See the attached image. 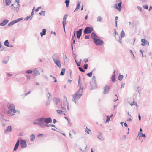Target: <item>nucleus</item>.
<instances>
[{"instance_id": "obj_40", "label": "nucleus", "mask_w": 152, "mask_h": 152, "mask_svg": "<svg viewBox=\"0 0 152 152\" xmlns=\"http://www.w3.org/2000/svg\"><path fill=\"white\" fill-rule=\"evenodd\" d=\"M25 72L28 74H31L33 72V71L31 70H26Z\"/></svg>"}, {"instance_id": "obj_15", "label": "nucleus", "mask_w": 152, "mask_h": 152, "mask_svg": "<svg viewBox=\"0 0 152 152\" xmlns=\"http://www.w3.org/2000/svg\"><path fill=\"white\" fill-rule=\"evenodd\" d=\"M54 62L58 67L59 68L61 67V62L59 59L54 61Z\"/></svg>"}, {"instance_id": "obj_41", "label": "nucleus", "mask_w": 152, "mask_h": 152, "mask_svg": "<svg viewBox=\"0 0 152 152\" xmlns=\"http://www.w3.org/2000/svg\"><path fill=\"white\" fill-rule=\"evenodd\" d=\"M83 67L85 69H87L88 68V64H84Z\"/></svg>"}, {"instance_id": "obj_24", "label": "nucleus", "mask_w": 152, "mask_h": 152, "mask_svg": "<svg viewBox=\"0 0 152 152\" xmlns=\"http://www.w3.org/2000/svg\"><path fill=\"white\" fill-rule=\"evenodd\" d=\"M46 30L45 28H43L42 29V31L40 33V35L41 37H43L44 35H45L46 34Z\"/></svg>"}, {"instance_id": "obj_25", "label": "nucleus", "mask_w": 152, "mask_h": 152, "mask_svg": "<svg viewBox=\"0 0 152 152\" xmlns=\"http://www.w3.org/2000/svg\"><path fill=\"white\" fill-rule=\"evenodd\" d=\"M83 88H84L83 87H80L78 91L76 93L78 94H81L82 95L83 94Z\"/></svg>"}, {"instance_id": "obj_3", "label": "nucleus", "mask_w": 152, "mask_h": 152, "mask_svg": "<svg viewBox=\"0 0 152 152\" xmlns=\"http://www.w3.org/2000/svg\"><path fill=\"white\" fill-rule=\"evenodd\" d=\"M93 28L92 27H86L83 31L84 34H88L91 33L93 31Z\"/></svg>"}, {"instance_id": "obj_57", "label": "nucleus", "mask_w": 152, "mask_h": 152, "mask_svg": "<svg viewBox=\"0 0 152 152\" xmlns=\"http://www.w3.org/2000/svg\"><path fill=\"white\" fill-rule=\"evenodd\" d=\"M11 110H12V112H13L14 113H15L16 112V110L15 109V107H14L13 108H12Z\"/></svg>"}, {"instance_id": "obj_31", "label": "nucleus", "mask_w": 152, "mask_h": 152, "mask_svg": "<svg viewBox=\"0 0 152 152\" xmlns=\"http://www.w3.org/2000/svg\"><path fill=\"white\" fill-rule=\"evenodd\" d=\"M138 135H139L140 137H143L145 138L146 137L145 134H143L142 133H139L138 134Z\"/></svg>"}, {"instance_id": "obj_43", "label": "nucleus", "mask_w": 152, "mask_h": 152, "mask_svg": "<svg viewBox=\"0 0 152 152\" xmlns=\"http://www.w3.org/2000/svg\"><path fill=\"white\" fill-rule=\"evenodd\" d=\"M13 9L14 11H15L17 12L19 11V8L18 7H14Z\"/></svg>"}, {"instance_id": "obj_45", "label": "nucleus", "mask_w": 152, "mask_h": 152, "mask_svg": "<svg viewBox=\"0 0 152 152\" xmlns=\"http://www.w3.org/2000/svg\"><path fill=\"white\" fill-rule=\"evenodd\" d=\"M92 74L93 73L92 72H90L88 73L86 75L88 77H91L92 76Z\"/></svg>"}, {"instance_id": "obj_32", "label": "nucleus", "mask_w": 152, "mask_h": 152, "mask_svg": "<svg viewBox=\"0 0 152 152\" xmlns=\"http://www.w3.org/2000/svg\"><path fill=\"white\" fill-rule=\"evenodd\" d=\"M30 140L31 141H33L35 139V135L33 134H32L30 136Z\"/></svg>"}, {"instance_id": "obj_16", "label": "nucleus", "mask_w": 152, "mask_h": 152, "mask_svg": "<svg viewBox=\"0 0 152 152\" xmlns=\"http://www.w3.org/2000/svg\"><path fill=\"white\" fill-rule=\"evenodd\" d=\"M141 41L142 42L141 45L143 46L149 44V42L147 41L145 39H142Z\"/></svg>"}, {"instance_id": "obj_47", "label": "nucleus", "mask_w": 152, "mask_h": 152, "mask_svg": "<svg viewBox=\"0 0 152 152\" xmlns=\"http://www.w3.org/2000/svg\"><path fill=\"white\" fill-rule=\"evenodd\" d=\"M31 18V16H30V15L27 16L25 18H24V20L26 21H27L29 19H30Z\"/></svg>"}, {"instance_id": "obj_49", "label": "nucleus", "mask_w": 152, "mask_h": 152, "mask_svg": "<svg viewBox=\"0 0 152 152\" xmlns=\"http://www.w3.org/2000/svg\"><path fill=\"white\" fill-rule=\"evenodd\" d=\"M0 48H1L0 51H3L4 50V48L3 47H2V45L1 44V42L0 41Z\"/></svg>"}, {"instance_id": "obj_42", "label": "nucleus", "mask_w": 152, "mask_h": 152, "mask_svg": "<svg viewBox=\"0 0 152 152\" xmlns=\"http://www.w3.org/2000/svg\"><path fill=\"white\" fill-rule=\"evenodd\" d=\"M45 11H42L41 12L39 13V14L40 15H42L43 16H44L45 15Z\"/></svg>"}, {"instance_id": "obj_26", "label": "nucleus", "mask_w": 152, "mask_h": 152, "mask_svg": "<svg viewBox=\"0 0 152 152\" xmlns=\"http://www.w3.org/2000/svg\"><path fill=\"white\" fill-rule=\"evenodd\" d=\"M40 73L39 71L37 70V69H35L34 72L33 73V75L34 76H36L37 75H39Z\"/></svg>"}, {"instance_id": "obj_28", "label": "nucleus", "mask_w": 152, "mask_h": 152, "mask_svg": "<svg viewBox=\"0 0 152 152\" xmlns=\"http://www.w3.org/2000/svg\"><path fill=\"white\" fill-rule=\"evenodd\" d=\"M4 45L6 47L9 48L10 43L8 40H5L4 43Z\"/></svg>"}, {"instance_id": "obj_58", "label": "nucleus", "mask_w": 152, "mask_h": 152, "mask_svg": "<svg viewBox=\"0 0 152 152\" xmlns=\"http://www.w3.org/2000/svg\"><path fill=\"white\" fill-rule=\"evenodd\" d=\"M50 104V101H49V100H48L46 102V106H47L48 105H49Z\"/></svg>"}, {"instance_id": "obj_46", "label": "nucleus", "mask_w": 152, "mask_h": 152, "mask_svg": "<svg viewBox=\"0 0 152 152\" xmlns=\"http://www.w3.org/2000/svg\"><path fill=\"white\" fill-rule=\"evenodd\" d=\"M118 16H116L115 17V26L116 27H117V20L118 19Z\"/></svg>"}, {"instance_id": "obj_33", "label": "nucleus", "mask_w": 152, "mask_h": 152, "mask_svg": "<svg viewBox=\"0 0 152 152\" xmlns=\"http://www.w3.org/2000/svg\"><path fill=\"white\" fill-rule=\"evenodd\" d=\"M111 79L112 81L113 82H115L116 81V76L115 75H113L111 77Z\"/></svg>"}, {"instance_id": "obj_30", "label": "nucleus", "mask_w": 152, "mask_h": 152, "mask_svg": "<svg viewBox=\"0 0 152 152\" xmlns=\"http://www.w3.org/2000/svg\"><path fill=\"white\" fill-rule=\"evenodd\" d=\"M65 68H63L62 69L61 72L60 73V75L61 76H63L65 74Z\"/></svg>"}, {"instance_id": "obj_36", "label": "nucleus", "mask_w": 152, "mask_h": 152, "mask_svg": "<svg viewBox=\"0 0 152 152\" xmlns=\"http://www.w3.org/2000/svg\"><path fill=\"white\" fill-rule=\"evenodd\" d=\"M123 77V75H121L120 74L118 76V80L119 81H121Z\"/></svg>"}, {"instance_id": "obj_2", "label": "nucleus", "mask_w": 152, "mask_h": 152, "mask_svg": "<svg viewBox=\"0 0 152 152\" xmlns=\"http://www.w3.org/2000/svg\"><path fill=\"white\" fill-rule=\"evenodd\" d=\"M99 38H94V42L95 45L99 46H102L104 44V41L100 39Z\"/></svg>"}, {"instance_id": "obj_54", "label": "nucleus", "mask_w": 152, "mask_h": 152, "mask_svg": "<svg viewBox=\"0 0 152 152\" xmlns=\"http://www.w3.org/2000/svg\"><path fill=\"white\" fill-rule=\"evenodd\" d=\"M101 20H102V18H101V17L99 16L97 17V21L100 22Z\"/></svg>"}, {"instance_id": "obj_44", "label": "nucleus", "mask_w": 152, "mask_h": 152, "mask_svg": "<svg viewBox=\"0 0 152 152\" xmlns=\"http://www.w3.org/2000/svg\"><path fill=\"white\" fill-rule=\"evenodd\" d=\"M78 69H79V70L82 72H85V70H84L83 69V68L81 67H78Z\"/></svg>"}, {"instance_id": "obj_39", "label": "nucleus", "mask_w": 152, "mask_h": 152, "mask_svg": "<svg viewBox=\"0 0 152 152\" xmlns=\"http://www.w3.org/2000/svg\"><path fill=\"white\" fill-rule=\"evenodd\" d=\"M73 40V42H71V48H72V51L73 50V45L74 44H75V39H73L72 40Z\"/></svg>"}, {"instance_id": "obj_52", "label": "nucleus", "mask_w": 152, "mask_h": 152, "mask_svg": "<svg viewBox=\"0 0 152 152\" xmlns=\"http://www.w3.org/2000/svg\"><path fill=\"white\" fill-rule=\"evenodd\" d=\"M34 8H35L34 7L33 8V9L32 10V12L31 13V15H30V16H31V18L30 19V20H31L32 19V18L33 17V13H34Z\"/></svg>"}, {"instance_id": "obj_50", "label": "nucleus", "mask_w": 152, "mask_h": 152, "mask_svg": "<svg viewBox=\"0 0 152 152\" xmlns=\"http://www.w3.org/2000/svg\"><path fill=\"white\" fill-rule=\"evenodd\" d=\"M90 131H91L89 129H88L87 127L86 129L85 130V131L88 134H89V132Z\"/></svg>"}, {"instance_id": "obj_64", "label": "nucleus", "mask_w": 152, "mask_h": 152, "mask_svg": "<svg viewBox=\"0 0 152 152\" xmlns=\"http://www.w3.org/2000/svg\"><path fill=\"white\" fill-rule=\"evenodd\" d=\"M26 77L27 78V80H30L31 78V77L30 75H26Z\"/></svg>"}, {"instance_id": "obj_34", "label": "nucleus", "mask_w": 152, "mask_h": 152, "mask_svg": "<svg viewBox=\"0 0 152 152\" xmlns=\"http://www.w3.org/2000/svg\"><path fill=\"white\" fill-rule=\"evenodd\" d=\"M70 1L69 0H66L65 3L66 4V7H69Z\"/></svg>"}, {"instance_id": "obj_35", "label": "nucleus", "mask_w": 152, "mask_h": 152, "mask_svg": "<svg viewBox=\"0 0 152 152\" xmlns=\"http://www.w3.org/2000/svg\"><path fill=\"white\" fill-rule=\"evenodd\" d=\"M11 0H5L6 5L7 6H9L10 3L11 2Z\"/></svg>"}, {"instance_id": "obj_1", "label": "nucleus", "mask_w": 152, "mask_h": 152, "mask_svg": "<svg viewBox=\"0 0 152 152\" xmlns=\"http://www.w3.org/2000/svg\"><path fill=\"white\" fill-rule=\"evenodd\" d=\"M96 80L95 76H93L90 83L91 90H93L96 88Z\"/></svg>"}, {"instance_id": "obj_61", "label": "nucleus", "mask_w": 152, "mask_h": 152, "mask_svg": "<svg viewBox=\"0 0 152 152\" xmlns=\"http://www.w3.org/2000/svg\"><path fill=\"white\" fill-rule=\"evenodd\" d=\"M89 36L88 35H86L85 37V38L86 39H88L89 38Z\"/></svg>"}, {"instance_id": "obj_21", "label": "nucleus", "mask_w": 152, "mask_h": 152, "mask_svg": "<svg viewBox=\"0 0 152 152\" xmlns=\"http://www.w3.org/2000/svg\"><path fill=\"white\" fill-rule=\"evenodd\" d=\"M91 37L92 39L94 40V38H99L98 37L95 32H93L91 34Z\"/></svg>"}, {"instance_id": "obj_20", "label": "nucleus", "mask_w": 152, "mask_h": 152, "mask_svg": "<svg viewBox=\"0 0 152 152\" xmlns=\"http://www.w3.org/2000/svg\"><path fill=\"white\" fill-rule=\"evenodd\" d=\"M52 58L53 61L59 59L58 55L56 53L54 54L53 55Z\"/></svg>"}, {"instance_id": "obj_63", "label": "nucleus", "mask_w": 152, "mask_h": 152, "mask_svg": "<svg viewBox=\"0 0 152 152\" xmlns=\"http://www.w3.org/2000/svg\"><path fill=\"white\" fill-rule=\"evenodd\" d=\"M76 64L77 66H80L81 64L80 61L77 62V63H76Z\"/></svg>"}, {"instance_id": "obj_23", "label": "nucleus", "mask_w": 152, "mask_h": 152, "mask_svg": "<svg viewBox=\"0 0 152 152\" xmlns=\"http://www.w3.org/2000/svg\"><path fill=\"white\" fill-rule=\"evenodd\" d=\"M40 118H38L34 120L33 124H35L40 125Z\"/></svg>"}, {"instance_id": "obj_55", "label": "nucleus", "mask_w": 152, "mask_h": 152, "mask_svg": "<svg viewBox=\"0 0 152 152\" xmlns=\"http://www.w3.org/2000/svg\"><path fill=\"white\" fill-rule=\"evenodd\" d=\"M56 111L58 112V113L59 114H61L63 112V111L61 110H57Z\"/></svg>"}, {"instance_id": "obj_38", "label": "nucleus", "mask_w": 152, "mask_h": 152, "mask_svg": "<svg viewBox=\"0 0 152 152\" xmlns=\"http://www.w3.org/2000/svg\"><path fill=\"white\" fill-rule=\"evenodd\" d=\"M120 35H121L120 37H121V38H123L125 36V33L123 30H122V31L121 32Z\"/></svg>"}, {"instance_id": "obj_8", "label": "nucleus", "mask_w": 152, "mask_h": 152, "mask_svg": "<svg viewBox=\"0 0 152 152\" xmlns=\"http://www.w3.org/2000/svg\"><path fill=\"white\" fill-rule=\"evenodd\" d=\"M122 2H120L119 3H116L115 4V8L117 9L119 11H121V7Z\"/></svg>"}, {"instance_id": "obj_4", "label": "nucleus", "mask_w": 152, "mask_h": 152, "mask_svg": "<svg viewBox=\"0 0 152 152\" xmlns=\"http://www.w3.org/2000/svg\"><path fill=\"white\" fill-rule=\"evenodd\" d=\"M23 18H19L18 19H17L16 20H13L11 22H10V23H9L8 24V26H10L12 25H13L14 24H15V23L21 21L23 20Z\"/></svg>"}, {"instance_id": "obj_22", "label": "nucleus", "mask_w": 152, "mask_h": 152, "mask_svg": "<svg viewBox=\"0 0 152 152\" xmlns=\"http://www.w3.org/2000/svg\"><path fill=\"white\" fill-rule=\"evenodd\" d=\"M40 118V125L41 127L43 125V124L45 122V118L44 117H41Z\"/></svg>"}, {"instance_id": "obj_48", "label": "nucleus", "mask_w": 152, "mask_h": 152, "mask_svg": "<svg viewBox=\"0 0 152 152\" xmlns=\"http://www.w3.org/2000/svg\"><path fill=\"white\" fill-rule=\"evenodd\" d=\"M148 5H145L143 6V7L144 9L147 10L148 9Z\"/></svg>"}, {"instance_id": "obj_37", "label": "nucleus", "mask_w": 152, "mask_h": 152, "mask_svg": "<svg viewBox=\"0 0 152 152\" xmlns=\"http://www.w3.org/2000/svg\"><path fill=\"white\" fill-rule=\"evenodd\" d=\"M5 120L4 118V116L3 114L0 112V120Z\"/></svg>"}, {"instance_id": "obj_51", "label": "nucleus", "mask_w": 152, "mask_h": 152, "mask_svg": "<svg viewBox=\"0 0 152 152\" xmlns=\"http://www.w3.org/2000/svg\"><path fill=\"white\" fill-rule=\"evenodd\" d=\"M110 118L109 116H107V118L106 121V122H107L109 121L110 119Z\"/></svg>"}, {"instance_id": "obj_60", "label": "nucleus", "mask_w": 152, "mask_h": 152, "mask_svg": "<svg viewBox=\"0 0 152 152\" xmlns=\"http://www.w3.org/2000/svg\"><path fill=\"white\" fill-rule=\"evenodd\" d=\"M66 103L67 104V109L68 110H69V103L67 101V100H66Z\"/></svg>"}, {"instance_id": "obj_27", "label": "nucleus", "mask_w": 152, "mask_h": 152, "mask_svg": "<svg viewBox=\"0 0 152 152\" xmlns=\"http://www.w3.org/2000/svg\"><path fill=\"white\" fill-rule=\"evenodd\" d=\"M80 1H79L78 3L76 8H75V10L74 11V12H75L76 11L80 9Z\"/></svg>"}, {"instance_id": "obj_29", "label": "nucleus", "mask_w": 152, "mask_h": 152, "mask_svg": "<svg viewBox=\"0 0 152 152\" xmlns=\"http://www.w3.org/2000/svg\"><path fill=\"white\" fill-rule=\"evenodd\" d=\"M55 104L56 106L58 105V103L60 101V99L59 98H55Z\"/></svg>"}, {"instance_id": "obj_53", "label": "nucleus", "mask_w": 152, "mask_h": 152, "mask_svg": "<svg viewBox=\"0 0 152 152\" xmlns=\"http://www.w3.org/2000/svg\"><path fill=\"white\" fill-rule=\"evenodd\" d=\"M75 37L76 38V35H75V32L74 31L73 33V34L72 36V40H73L74 39V38Z\"/></svg>"}, {"instance_id": "obj_14", "label": "nucleus", "mask_w": 152, "mask_h": 152, "mask_svg": "<svg viewBox=\"0 0 152 152\" xmlns=\"http://www.w3.org/2000/svg\"><path fill=\"white\" fill-rule=\"evenodd\" d=\"M82 96V94H78L76 93L72 95L73 98H76L77 99H79Z\"/></svg>"}, {"instance_id": "obj_10", "label": "nucleus", "mask_w": 152, "mask_h": 152, "mask_svg": "<svg viewBox=\"0 0 152 152\" xmlns=\"http://www.w3.org/2000/svg\"><path fill=\"white\" fill-rule=\"evenodd\" d=\"M82 31V29L80 28L79 29L78 31H77L76 34L77 36V37L78 39H80L81 36Z\"/></svg>"}, {"instance_id": "obj_12", "label": "nucleus", "mask_w": 152, "mask_h": 152, "mask_svg": "<svg viewBox=\"0 0 152 152\" xmlns=\"http://www.w3.org/2000/svg\"><path fill=\"white\" fill-rule=\"evenodd\" d=\"M7 107L11 110L12 108L15 107V106L13 104H10L9 102H8L7 104Z\"/></svg>"}, {"instance_id": "obj_18", "label": "nucleus", "mask_w": 152, "mask_h": 152, "mask_svg": "<svg viewBox=\"0 0 152 152\" xmlns=\"http://www.w3.org/2000/svg\"><path fill=\"white\" fill-rule=\"evenodd\" d=\"M9 21V20L7 19H4V20L0 23V26H4L8 23Z\"/></svg>"}, {"instance_id": "obj_62", "label": "nucleus", "mask_w": 152, "mask_h": 152, "mask_svg": "<svg viewBox=\"0 0 152 152\" xmlns=\"http://www.w3.org/2000/svg\"><path fill=\"white\" fill-rule=\"evenodd\" d=\"M44 135V134H38V135H37L38 137H42Z\"/></svg>"}, {"instance_id": "obj_13", "label": "nucleus", "mask_w": 152, "mask_h": 152, "mask_svg": "<svg viewBox=\"0 0 152 152\" xmlns=\"http://www.w3.org/2000/svg\"><path fill=\"white\" fill-rule=\"evenodd\" d=\"M45 122L46 124L51 123L52 122V119L50 117L45 118Z\"/></svg>"}, {"instance_id": "obj_19", "label": "nucleus", "mask_w": 152, "mask_h": 152, "mask_svg": "<svg viewBox=\"0 0 152 152\" xmlns=\"http://www.w3.org/2000/svg\"><path fill=\"white\" fill-rule=\"evenodd\" d=\"M12 131V127L11 126H9L7 127L6 129L4 131V133L5 134H7L9 132H11Z\"/></svg>"}, {"instance_id": "obj_11", "label": "nucleus", "mask_w": 152, "mask_h": 152, "mask_svg": "<svg viewBox=\"0 0 152 152\" xmlns=\"http://www.w3.org/2000/svg\"><path fill=\"white\" fill-rule=\"evenodd\" d=\"M98 138L102 141H104V138L103 135L102 133V132H100L98 134Z\"/></svg>"}, {"instance_id": "obj_56", "label": "nucleus", "mask_w": 152, "mask_h": 152, "mask_svg": "<svg viewBox=\"0 0 152 152\" xmlns=\"http://www.w3.org/2000/svg\"><path fill=\"white\" fill-rule=\"evenodd\" d=\"M137 9L140 11V12H142V9L141 8V7L140 6H138L137 7Z\"/></svg>"}, {"instance_id": "obj_59", "label": "nucleus", "mask_w": 152, "mask_h": 152, "mask_svg": "<svg viewBox=\"0 0 152 152\" xmlns=\"http://www.w3.org/2000/svg\"><path fill=\"white\" fill-rule=\"evenodd\" d=\"M118 36L119 37V39L118 40V42L119 43H120L121 44L122 43V42H121L122 39H121V38L118 35Z\"/></svg>"}, {"instance_id": "obj_17", "label": "nucleus", "mask_w": 152, "mask_h": 152, "mask_svg": "<svg viewBox=\"0 0 152 152\" xmlns=\"http://www.w3.org/2000/svg\"><path fill=\"white\" fill-rule=\"evenodd\" d=\"M20 145L19 140H18L16 142L13 149L14 151H15L18 148Z\"/></svg>"}, {"instance_id": "obj_6", "label": "nucleus", "mask_w": 152, "mask_h": 152, "mask_svg": "<svg viewBox=\"0 0 152 152\" xmlns=\"http://www.w3.org/2000/svg\"><path fill=\"white\" fill-rule=\"evenodd\" d=\"M2 112L4 114H5V113H6L10 116H12L15 114V113H12V110H7L6 109H4Z\"/></svg>"}, {"instance_id": "obj_5", "label": "nucleus", "mask_w": 152, "mask_h": 152, "mask_svg": "<svg viewBox=\"0 0 152 152\" xmlns=\"http://www.w3.org/2000/svg\"><path fill=\"white\" fill-rule=\"evenodd\" d=\"M110 89V87L107 85L103 88L104 91L103 94H108L109 93V91Z\"/></svg>"}, {"instance_id": "obj_7", "label": "nucleus", "mask_w": 152, "mask_h": 152, "mask_svg": "<svg viewBox=\"0 0 152 152\" xmlns=\"http://www.w3.org/2000/svg\"><path fill=\"white\" fill-rule=\"evenodd\" d=\"M20 145L22 148H24L27 146V144L26 140L21 139L20 140Z\"/></svg>"}, {"instance_id": "obj_9", "label": "nucleus", "mask_w": 152, "mask_h": 152, "mask_svg": "<svg viewBox=\"0 0 152 152\" xmlns=\"http://www.w3.org/2000/svg\"><path fill=\"white\" fill-rule=\"evenodd\" d=\"M68 15L67 14H65L63 17V20L62 21V24L63 26V27L65 31V26L66 24V16H67Z\"/></svg>"}]
</instances>
